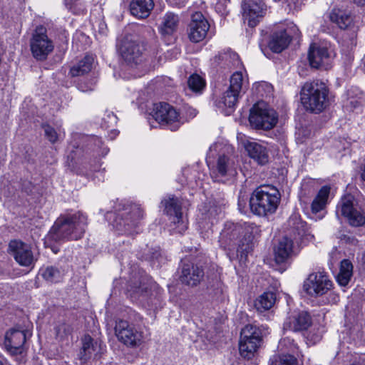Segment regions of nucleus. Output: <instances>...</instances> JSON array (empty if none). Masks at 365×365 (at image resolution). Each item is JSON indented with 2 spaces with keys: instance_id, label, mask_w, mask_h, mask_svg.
<instances>
[{
  "instance_id": "nucleus-1",
  "label": "nucleus",
  "mask_w": 365,
  "mask_h": 365,
  "mask_svg": "<svg viewBox=\"0 0 365 365\" xmlns=\"http://www.w3.org/2000/svg\"><path fill=\"white\" fill-rule=\"evenodd\" d=\"M88 217L81 211L61 215L48 234V239L54 242L78 240L85 233Z\"/></svg>"
},
{
  "instance_id": "nucleus-2",
  "label": "nucleus",
  "mask_w": 365,
  "mask_h": 365,
  "mask_svg": "<svg viewBox=\"0 0 365 365\" xmlns=\"http://www.w3.org/2000/svg\"><path fill=\"white\" fill-rule=\"evenodd\" d=\"M254 230L257 232L258 228L252 223H245L243 226L230 222L225 224L224 229L220 235L219 242L222 247L229 251L227 256L231 260L237 256L238 252L243 253L247 251L249 245H245V242L248 240L246 237L241 238V235L245 231L250 230L251 234H253Z\"/></svg>"
},
{
  "instance_id": "nucleus-3",
  "label": "nucleus",
  "mask_w": 365,
  "mask_h": 365,
  "mask_svg": "<svg viewBox=\"0 0 365 365\" xmlns=\"http://www.w3.org/2000/svg\"><path fill=\"white\" fill-rule=\"evenodd\" d=\"M280 193L273 186H261L252 192L250 199L252 212L259 216L273 214L280 202Z\"/></svg>"
},
{
  "instance_id": "nucleus-4",
  "label": "nucleus",
  "mask_w": 365,
  "mask_h": 365,
  "mask_svg": "<svg viewBox=\"0 0 365 365\" xmlns=\"http://www.w3.org/2000/svg\"><path fill=\"white\" fill-rule=\"evenodd\" d=\"M328 89L322 81L307 82L301 91V101L304 108L311 112L320 113L328 105Z\"/></svg>"
},
{
  "instance_id": "nucleus-5",
  "label": "nucleus",
  "mask_w": 365,
  "mask_h": 365,
  "mask_svg": "<svg viewBox=\"0 0 365 365\" xmlns=\"http://www.w3.org/2000/svg\"><path fill=\"white\" fill-rule=\"evenodd\" d=\"M249 120L252 126L257 129L270 130L277 121V112L262 103H258L251 108Z\"/></svg>"
},
{
  "instance_id": "nucleus-6",
  "label": "nucleus",
  "mask_w": 365,
  "mask_h": 365,
  "mask_svg": "<svg viewBox=\"0 0 365 365\" xmlns=\"http://www.w3.org/2000/svg\"><path fill=\"white\" fill-rule=\"evenodd\" d=\"M333 282L324 271L311 273L304 280V291L312 297H319L329 293L331 294Z\"/></svg>"
},
{
  "instance_id": "nucleus-7",
  "label": "nucleus",
  "mask_w": 365,
  "mask_h": 365,
  "mask_svg": "<svg viewBox=\"0 0 365 365\" xmlns=\"http://www.w3.org/2000/svg\"><path fill=\"white\" fill-rule=\"evenodd\" d=\"M143 216V212L138 205H129L117 214L113 227L120 233L132 234Z\"/></svg>"
},
{
  "instance_id": "nucleus-8",
  "label": "nucleus",
  "mask_w": 365,
  "mask_h": 365,
  "mask_svg": "<svg viewBox=\"0 0 365 365\" xmlns=\"http://www.w3.org/2000/svg\"><path fill=\"white\" fill-rule=\"evenodd\" d=\"M29 44L31 54L37 61L46 60L54 49V43L43 26H38L34 30Z\"/></svg>"
},
{
  "instance_id": "nucleus-9",
  "label": "nucleus",
  "mask_w": 365,
  "mask_h": 365,
  "mask_svg": "<svg viewBox=\"0 0 365 365\" xmlns=\"http://www.w3.org/2000/svg\"><path fill=\"white\" fill-rule=\"evenodd\" d=\"M262 341V333L256 326L246 325L241 331L239 350L240 355L251 359L257 351Z\"/></svg>"
},
{
  "instance_id": "nucleus-10",
  "label": "nucleus",
  "mask_w": 365,
  "mask_h": 365,
  "mask_svg": "<svg viewBox=\"0 0 365 365\" xmlns=\"http://www.w3.org/2000/svg\"><path fill=\"white\" fill-rule=\"evenodd\" d=\"M346 219L352 227H361L365 225V212L359 207L353 195L343 197L337 205V213Z\"/></svg>"
},
{
  "instance_id": "nucleus-11",
  "label": "nucleus",
  "mask_w": 365,
  "mask_h": 365,
  "mask_svg": "<svg viewBox=\"0 0 365 365\" xmlns=\"http://www.w3.org/2000/svg\"><path fill=\"white\" fill-rule=\"evenodd\" d=\"M144 46L135 40L126 37L120 48V56L124 62L131 68L143 64L145 60Z\"/></svg>"
},
{
  "instance_id": "nucleus-12",
  "label": "nucleus",
  "mask_w": 365,
  "mask_h": 365,
  "mask_svg": "<svg viewBox=\"0 0 365 365\" xmlns=\"http://www.w3.org/2000/svg\"><path fill=\"white\" fill-rule=\"evenodd\" d=\"M115 333L120 341L131 347L140 346L144 339L143 333L126 320L116 322Z\"/></svg>"
},
{
  "instance_id": "nucleus-13",
  "label": "nucleus",
  "mask_w": 365,
  "mask_h": 365,
  "mask_svg": "<svg viewBox=\"0 0 365 365\" xmlns=\"http://www.w3.org/2000/svg\"><path fill=\"white\" fill-rule=\"evenodd\" d=\"M153 116L159 123L166 125L168 128L177 130L182 122L177 110L166 103H159L154 105Z\"/></svg>"
},
{
  "instance_id": "nucleus-14",
  "label": "nucleus",
  "mask_w": 365,
  "mask_h": 365,
  "mask_svg": "<svg viewBox=\"0 0 365 365\" xmlns=\"http://www.w3.org/2000/svg\"><path fill=\"white\" fill-rule=\"evenodd\" d=\"M165 206V212L170 216V220L175 226L173 230L176 232L182 234L187 228V221L183 219L181 212V206L179 200L177 197H169L162 201Z\"/></svg>"
},
{
  "instance_id": "nucleus-15",
  "label": "nucleus",
  "mask_w": 365,
  "mask_h": 365,
  "mask_svg": "<svg viewBox=\"0 0 365 365\" xmlns=\"http://www.w3.org/2000/svg\"><path fill=\"white\" fill-rule=\"evenodd\" d=\"M11 255L22 267H34L35 259L30 245L20 240H11L9 244Z\"/></svg>"
},
{
  "instance_id": "nucleus-16",
  "label": "nucleus",
  "mask_w": 365,
  "mask_h": 365,
  "mask_svg": "<svg viewBox=\"0 0 365 365\" xmlns=\"http://www.w3.org/2000/svg\"><path fill=\"white\" fill-rule=\"evenodd\" d=\"M308 60L312 68L328 69L331 57L326 46L314 43L309 46Z\"/></svg>"
},
{
  "instance_id": "nucleus-17",
  "label": "nucleus",
  "mask_w": 365,
  "mask_h": 365,
  "mask_svg": "<svg viewBox=\"0 0 365 365\" xmlns=\"http://www.w3.org/2000/svg\"><path fill=\"white\" fill-rule=\"evenodd\" d=\"M242 15L250 27H255L266 11L262 0H245L242 4Z\"/></svg>"
},
{
  "instance_id": "nucleus-18",
  "label": "nucleus",
  "mask_w": 365,
  "mask_h": 365,
  "mask_svg": "<svg viewBox=\"0 0 365 365\" xmlns=\"http://www.w3.org/2000/svg\"><path fill=\"white\" fill-rule=\"evenodd\" d=\"M217 145L210 146L209 153L206 158V162L208 167L212 172H217L220 176L233 175L235 173V170L233 168L232 162L225 155H220L216 164L214 163L213 150H216Z\"/></svg>"
},
{
  "instance_id": "nucleus-19",
  "label": "nucleus",
  "mask_w": 365,
  "mask_h": 365,
  "mask_svg": "<svg viewBox=\"0 0 365 365\" xmlns=\"http://www.w3.org/2000/svg\"><path fill=\"white\" fill-rule=\"evenodd\" d=\"M210 24L200 12L192 15L190 24L189 38L191 41L198 43L202 41L209 30Z\"/></svg>"
},
{
  "instance_id": "nucleus-20",
  "label": "nucleus",
  "mask_w": 365,
  "mask_h": 365,
  "mask_svg": "<svg viewBox=\"0 0 365 365\" xmlns=\"http://www.w3.org/2000/svg\"><path fill=\"white\" fill-rule=\"evenodd\" d=\"M312 324L310 315L304 311H294L286 318L284 330L299 331L307 329Z\"/></svg>"
},
{
  "instance_id": "nucleus-21",
  "label": "nucleus",
  "mask_w": 365,
  "mask_h": 365,
  "mask_svg": "<svg viewBox=\"0 0 365 365\" xmlns=\"http://www.w3.org/2000/svg\"><path fill=\"white\" fill-rule=\"evenodd\" d=\"M25 341V332L21 330L12 329L6 333L4 346L11 354L17 355L22 353Z\"/></svg>"
},
{
  "instance_id": "nucleus-22",
  "label": "nucleus",
  "mask_w": 365,
  "mask_h": 365,
  "mask_svg": "<svg viewBox=\"0 0 365 365\" xmlns=\"http://www.w3.org/2000/svg\"><path fill=\"white\" fill-rule=\"evenodd\" d=\"M292 240L283 237L274 249V259L277 263H283L296 254Z\"/></svg>"
},
{
  "instance_id": "nucleus-23",
  "label": "nucleus",
  "mask_w": 365,
  "mask_h": 365,
  "mask_svg": "<svg viewBox=\"0 0 365 365\" xmlns=\"http://www.w3.org/2000/svg\"><path fill=\"white\" fill-rule=\"evenodd\" d=\"M203 270L197 265L185 263L182 267L180 279L182 282L191 285H197L203 277Z\"/></svg>"
},
{
  "instance_id": "nucleus-24",
  "label": "nucleus",
  "mask_w": 365,
  "mask_h": 365,
  "mask_svg": "<svg viewBox=\"0 0 365 365\" xmlns=\"http://www.w3.org/2000/svg\"><path fill=\"white\" fill-rule=\"evenodd\" d=\"M101 349V344L94 341L89 336L86 335L82 339V348L78 354V358L81 362H86L92 358H96Z\"/></svg>"
},
{
  "instance_id": "nucleus-25",
  "label": "nucleus",
  "mask_w": 365,
  "mask_h": 365,
  "mask_svg": "<svg viewBox=\"0 0 365 365\" xmlns=\"http://www.w3.org/2000/svg\"><path fill=\"white\" fill-rule=\"evenodd\" d=\"M212 61L222 68L238 67L241 64L238 54L230 48L220 51Z\"/></svg>"
},
{
  "instance_id": "nucleus-26",
  "label": "nucleus",
  "mask_w": 365,
  "mask_h": 365,
  "mask_svg": "<svg viewBox=\"0 0 365 365\" xmlns=\"http://www.w3.org/2000/svg\"><path fill=\"white\" fill-rule=\"evenodd\" d=\"M239 97V94L227 89L217 101L216 106L225 115H229L235 110Z\"/></svg>"
},
{
  "instance_id": "nucleus-27",
  "label": "nucleus",
  "mask_w": 365,
  "mask_h": 365,
  "mask_svg": "<svg viewBox=\"0 0 365 365\" xmlns=\"http://www.w3.org/2000/svg\"><path fill=\"white\" fill-rule=\"evenodd\" d=\"M245 148L250 157L260 165L268 162L269 156L265 147L257 142L247 141L245 143Z\"/></svg>"
},
{
  "instance_id": "nucleus-28",
  "label": "nucleus",
  "mask_w": 365,
  "mask_h": 365,
  "mask_svg": "<svg viewBox=\"0 0 365 365\" xmlns=\"http://www.w3.org/2000/svg\"><path fill=\"white\" fill-rule=\"evenodd\" d=\"M153 7V0H132L130 4L131 14L139 19L147 18Z\"/></svg>"
},
{
  "instance_id": "nucleus-29",
  "label": "nucleus",
  "mask_w": 365,
  "mask_h": 365,
  "mask_svg": "<svg viewBox=\"0 0 365 365\" xmlns=\"http://www.w3.org/2000/svg\"><path fill=\"white\" fill-rule=\"evenodd\" d=\"M179 24V17L178 15L168 12L162 19L159 27L160 33L163 37L172 36L176 32Z\"/></svg>"
},
{
  "instance_id": "nucleus-30",
  "label": "nucleus",
  "mask_w": 365,
  "mask_h": 365,
  "mask_svg": "<svg viewBox=\"0 0 365 365\" xmlns=\"http://www.w3.org/2000/svg\"><path fill=\"white\" fill-rule=\"evenodd\" d=\"M291 38L284 29L274 32L269 42V48L274 53H280L285 49L290 43Z\"/></svg>"
},
{
  "instance_id": "nucleus-31",
  "label": "nucleus",
  "mask_w": 365,
  "mask_h": 365,
  "mask_svg": "<svg viewBox=\"0 0 365 365\" xmlns=\"http://www.w3.org/2000/svg\"><path fill=\"white\" fill-rule=\"evenodd\" d=\"M329 192L330 187L329 186L325 185L321 187L311 205L312 214L317 215L325 209L328 202Z\"/></svg>"
},
{
  "instance_id": "nucleus-32",
  "label": "nucleus",
  "mask_w": 365,
  "mask_h": 365,
  "mask_svg": "<svg viewBox=\"0 0 365 365\" xmlns=\"http://www.w3.org/2000/svg\"><path fill=\"white\" fill-rule=\"evenodd\" d=\"M331 22L336 24L340 29H346L352 22L350 14L339 9H333L329 15Z\"/></svg>"
},
{
  "instance_id": "nucleus-33",
  "label": "nucleus",
  "mask_w": 365,
  "mask_h": 365,
  "mask_svg": "<svg viewBox=\"0 0 365 365\" xmlns=\"http://www.w3.org/2000/svg\"><path fill=\"white\" fill-rule=\"evenodd\" d=\"M93 61L92 56H85L83 58L71 68L69 74L72 77H76L88 73L92 68Z\"/></svg>"
},
{
  "instance_id": "nucleus-34",
  "label": "nucleus",
  "mask_w": 365,
  "mask_h": 365,
  "mask_svg": "<svg viewBox=\"0 0 365 365\" xmlns=\"http://www.w3.org/2000/svg\"><path fill=\"white\" fill-rule=\"evenodd\" d=\"M353 274V265L349 259H343L340 264L339 272L336 280L340 286L346 287Z\"/></svg>"
},
{
  "instance_id": "nucleus-35",
  "label": "nucleus",
  "mask_w": 365,
  "mask_h": 365,
  "mask_svg": "<svg viewBox=\"0 0 365 365\" xmlns=\"http://www.w3.org/2000/svg\"><path fill=\"white\" fill-rule=\"evenodd\" d=\"M276 301V295L272 292H265L261 294L255 302L256 309L259 312H264L271 309Z\"/></svg>"
},
{
  "instance_id": "nucleus-36",
  "label": "nucleus",
  "mask_w": 365,
  "mask_h": 365,
  "mask_svg": "<svg viewBox=\"0 0 365 365\" xmlns=\"http://www.w3.org/2000/svg\"><path fill=\"white\" fill-rule=\"evenodd\" d=\"M245 85V81L241 71L235 72L230 77V86L228 90L240 95L243 87Z\"/></svg>"
},
{
  "instance_id": "nucleus-37",
  "label": "nucleus",
  "mask_w": 365,
  "mask_h": 365,
  "mask_svg": "<svg viewBox=\"0 0 365 365\" xmlns=\"http://www.w3.org/2000/svg\"><path fill=\"white\" fill-rule=\"evenodd\" d=\"M269 365H297V360L291 354L273 356Z\"/></svg>"
},
{
  "instance_id": "nucleus-38",
  "label": "nucleus",
  "mask_w": 365,
  "mask_h": 365,
  "mask_svg": "<svg viewBox=\"0 0 365 365\" xmlns=\"http://www.w3.org/2000/svg\"><path fill=\"white\" fill-rule=\"evenodd\" d=\"M289 225L292 228L294 235L299 237L303 236L306 232V222L301 220L297 216H292L289 220Z\"/></svg>"
},
{
  "instance_id": "nucleus-39",
  "label": "nucleus",
  "mask_w": 365,
  "mask_h": 365,
  "mask_svg": "<svg viewBox=\"0 0 365 365\" xmlns=\"http://www.w3.org/2000/svg\"><path fill=\"white\" fill-rule=\"evenodd\" d=\"M187 85L192 91L199 93L204 88L205 83L199 75L192 74L188 78Z\"/></svg>"
},
{
  "instance_id": "nucleus-40",
  "label": "nucleus",
  "mask_w": 365,
  "mask_h": 365,
  "mask_svg": "<svg viewBox=\"0 0 365 365\" xmlns=\"http://www.w3.org/2000/svg\"><path fill=\"white\" fill-rule=\"evenodd\" d=\"M43 277L48 282H57L61 278V272L54 267H48L42 272Z\"/></svg>"
},
{
  "instance_id": "nucleus-41",
  "label": "nucleus",
  "mask_w": 365,
  "mask_h": 365,
  "mask_svg": "<svg viewBox=\"0 0 365 365\" xmlns=\"http://www.w3.org/2000/svg\"><path fill=\"white\" fill-rule=\"evenodd\" d=\"M102 120L103 126L106 128H111L116 125L118 118L113 112L108 111L105 113Z\"/></svg>"
},
{
  "instance_id": "nucleus-42",
  "label": "nucleus",
  "mask_w": 365,
  "mask_h": 365,
  "mask_svg": "<svg viewBox=\"0 0 365 365\" xmlns=\"http://www.w3.org/2000/svg\"><path fill=\"white\" fill-rule=\"evenodd\" d=\"M43 128L46 138L51 143H55L58 140L59 135L57 131L49 125H43Z\"/></svg>"
},
{
  "instance_id": "nucleus-43",
  "label": "nucleus",
  "mask_w": 365,
  "mask_h": 365,
  "mask_svg": "<svg viewBox=\"0 0 365 365\" xmlns=\"http://www.w3.org/2000/svg\"><path fill=\"white\" fill-rule=\"evenodd\" d=\"M363 105L361 98H349L346 102L345 107L351 111L360 110Z\"/></svg>"
},
{
  "instance_id": "nucleus-44",
  "label": "nucleus",
  "mask_w": 365,
  "mask_h": 365,
  "mask_svg": "<svg viewBox=\"0 0 365 365\" xmlns=\"http://www.w3.org/2000/svg\"><path fill=\"white\" fill-rule=\"evenodd\" d=\"M92 143L95 146V151L99 155L105 156L109 152V149L107 147L103 146V142L101 138L95 137L91 139Z\"/></svg>"
},
{
  "instance_id": "nucleus-45",
  "label": "nucleus",
  "mask_w": 365,
  "mask_h": 365,
  "mask_svg": "<svg viewBox=\"0 0 365 365\" xmlns=\"http://www.w3.org/2000/svg\"><path fill=\"white\" fill-rule=\"evenodd\" d=\"M229 0H212V5L215 11L220 15L227 14V7Z\"/></svg>"
},
{
  "instance_id": "nucleus-46",
  "label": "nucleus",
  "mask_w": 365,
  "mask_h": 365,
  "mask_svg": "<svg viewBox=\"0 0 365 365\" xmlns=\"http://www.w3.org/2000/svg\"><path fill=\"white\" fill-rule=\"evenodd\" d=\"M279 347L281 349L285 348L288 351L292 352H294L295 349H297L294 340L291 339L289 337H284L279 342Z\"/></svg>"
},
{
  "instance_id": "nucleus-47",
  "label": "nucleus",
  "mask_w": 365,
  "mask_h": 365,
  "mask_svg": "<svg viewBox=\"0 0 365 365\" xmlns=\"http://www.w3.org/2000/svg\"><path fill=\"white\" fill-rule=\"evenodd\" d=\"M148 287L144 284L140 286L132 287L129 292H131V295H139L143 296L148 292Z\"/></svg>"
},
{
  "instance_id": "nucleus-48",
  "label": "nucleus",
  "mask_w": 365,
  "mask_h": 365,
  "mask_svg": "<svg viewBox=\"0 0 365 365\" xmlns=\"http://www.w3.org/2000/svg\"><path fill=\"white\" fill-rule=\"evenodd\" d=\"M359 359H355L351 365H365V355L361 354L358 356Z\"/></svg>"
},
{
  "instance_id": "nucleus-49",
  "label": "nucleus",
  "mask_w": 365,
  "mask_h": 365,
  "mask_svg": "<svg viewBox=\"0 0 365 365\" xmlns=\"http://www.w3.org/2000/svg\"><path fill=\"white\" fill-rule=\"evenodd\" d=\"M66 326L65 324L59 326L56 329V335L58 337L62 338V336L61 335V331L63 330L66 331Z\"/></svg>"
},
{
  "instance_id": "nucleus-50",
  "label": "nucleus",
  "mask_w": 365,
  "mask_h": 365,
  "mask_svg": "<svg viewBox=\"0 0 365 365\" xmlns=\"http://www.w3.org/2000/svg\"><path fill=\"white\" fill-rule=\"evenodd\" d=\"M352 1L358 6L365 5V0H352Z\"/></svg>"
},
{
  "instance_id": "nucleus-51",
  "label": "nucleus",
  "mask_w": 365,
  "mask_h": 365,
  "mask_svg": "<svg viewBox=\"0 0 365 365\" xmlns=\"http://www.w3.org/2000/svg\"><path fill=\"white\" fill-rule=\"evenodd\" d=\"M0 365H11L6 359H0Z\"/></svg>"
},
{
  "instance_id": "nucleus-52",
  "label": "nucleus",
  "mask_w": 365,
  "mask_h": 365,
  "mask_svg": "<svg viewBox=\"0 0 365 365\" xmlns=\"http://www.w3.org/2000/svg\"><path fill=\"white\" fill-rule=\"evenodd\" d=\"M245 205V202H242L240 199H239V202H238V205H239V207H240V210H241V207H244V205Z\"/></svg>"
},
{
  "instance_id": "nucleus-53",
  "label": "nucleus",
  "mask_w": 365,
  "mask_h": 365,
  "mask_svg": "<svg viewBox=\"0 0 365 365\" xmlns=\"http://www.w3.org/2000/svg\"><path fill=\"white\" fill-rule=\"evenodd\" d=\"M81 89L82 91L85 92V91H92L93 90V87L90 86L88 88H81Z\"/></svg>"
},
{
  "instance_id": "nucleus-54",
  "label": "nucleus",
  "mask_w": 365,
  "mask_h": 365,
  "mask_svg": "<svg viewBox=\"0 0 365 365\" xmlns=\"http://www.w3.org/2000/svg\"><path fill=\"white\" fill-rule=\"evenodd\" d=\"M332 295H333V297H333V299H332V302H337V300L339 299V297H338V295H336V294H333Z\"/></svg>"
},
{
  "instance_id": "nucleus-55",
  "label": "nucleus",
  "mask_w": 365,
  "mask_h": 365,
  "mask_svg": "<svg viewBox=\"0 0 365 365\" xmlns=\"http://www.w3.org/2000/svg\"><path fill=\"white\" fill-rule=\"evenodd\" d=\"M67 4H71L76 0H65Z\"/></svg>"
},
{
  "instance_id": "nucleus-56",
  "label": "nucleus",
  "mask_w": 365,
  "mask_h": 365,
  "mask_svg": "<svg viewBox=\"0 0 365 365\" xmlns=\"http://www.w3.org/2000/svg\"><path fill=\"white\" fill-rule=\"evenodd\" d=\"M317 217L318 219H322V218L323 217V215H318Z\"/></svg>"
},
{
  "instance_id": "nucleus-57",
  "label": "nucleus",
  "mask_w": 365,
  "mask_h": 365,
  "mask_svg": "<svg viewBox=\"0 0 365 365\" xmlns=\"http://www.w3.org/2000/svg\"><path fill=\"white\" fill-rule=\"evenodd\" d=\"M111 133H114L115 135H116V130H111Z\"/></svg>"
},
{
  "instance_id": "nucleus-58",
  "label": "nucleus",
  "mask_w": 365,
  "mask_h": 365,
  "mask_svg": "<svg viewBox=\"0 0 365 365\" xmlns=\"http://www.w3.org/2000/svg\"><path fill=\"white\" fill-rule=\"evenodd\" d=\"M193 115H196L195 110H193Z\"/></svg>"
}]
</instances>
